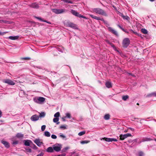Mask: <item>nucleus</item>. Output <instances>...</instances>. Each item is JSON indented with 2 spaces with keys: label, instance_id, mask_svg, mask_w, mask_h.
Wrapping results in <instances>:
<instances>
[{
  "label": "nucleus",
  "instance_id": "obj_1",
  "mask_svg": "<svg viewBox=\"0 0 156 156\" xmlns=\"http://www.w3.org/2000/svg\"><path fill=\"white\" fill-rule=\"evenodd\" d=\"M89 15L93 19H94L97 20H101L103 21L106 27H108V30L109 32H111L112 33L117 36H118V35L117 32L112 28L109 27L110 25L107 21L104 20L102 18L95 16L92 14H90Z\"/></svg>",
  "mask_w": 156,
  "mask_h": 156
},
{
  "label": "nucleus",
  "instance_id": "obj_2",
  "mask_svg": "<svg viewBox=\"0 0 156 156\" xmlns=\"http://www.w3.org/2000/svg\"><path fill=\"white\" fill-rule=\"evenodd\" d=\"M93 12L99 15H103L105 16H107V13L103 9L99 8H94L92 9Z\"/></svg>",
  "mask_w": 156,
  "mask_h": 156
},
{
  "label": "nucleus",
  "instance_id": "obj_3",
  "mask_svg": "<svg viewBox=\"0 0 156 156\" xmlns=\"http://www.w3.org/2000/svg\"><path fill=\"white\" fill-rule=\"evenodd\" d=\"M52 11L55 14H60L67 12L68 10L65 9H52Z\"/></svg>",
  "mask_w": 156,
  "mask_h": 156
},
{
  "label": "nucleus",
  "instance_id": "obj_4",
  "mask_svg": "<svg viewBox=\"0 0 156 156\" xmlns=\"http://www.w3.org/2000/svg\"><path fill=\"white\" fill-rule=\"evenodd\" d=\"M71 13L73 15L79 18H83L84 19H87V18L83 15L80 14L76 11L72 9L70 11Z\"/></svg>",
  "mask_w": 156,
  "mask_h": 156
},
{
  "label": "nucleus",
  "instance_id": "obj_5",
  "mask_svg": "<svg viewBox=\"0 0 156 156\" xmlns=\"http://www.w3.org/2000/svg\"><path fill=\"white\" fill-rule=\"evenodd\" d=\"M65 25L66 27H69L74 29H77L76 25L69 21L65 23Z\"/></svg>",
  "mask_w": 156,
  "mask_h": 156
},
{
  "label": "nucleus",
  "instance_id": "obj_6",
  "mask_svg": "<svg viewBox=\"0 0 156 156\" xmlns=\"http://www.w3.org/2000/svg\"><path fill=\"white\" fill-rule=\"evenodd\" d=\"M130 41L129 38H125L123 41L122 46L124 48H126L129 45Z\"/></svg>",
  "mask_w": 156,
  "mask_h": 156
},
{
  "label": "nucleus",
  "instance_id": "obj_7",
  "mask_svg": "<svg viewBox=\"0 0 156 156\" xmlns=\"http://www.w3.org/2000/svg\"><path fill=\"white\" fill-rule=\"evenodd\" d=\"M53 150L56 151L58 152L61 150L62 145L60 144H56L53 146Z\"/></svg>",
  "mask_w": 156,
  "mask_h": 156
},
{
  "label": "nucleus",
  "instance_id": "obj_8",
  "mask_svg": "<svg viewBox=\"0 0 156 156\" xmlns=\"http://www.w3.org/2000/svg\"><path fill=\"white\" fill-rule=\"evenodd\" d=\"M45 101V98L42 97H39L37 99H34V101L35 102L41 104L43 102Z\"/></svg>",
  "mask_w": 156,
  "mask_h": 156
},
{
  "label": "nucleus",
  "instance_id": "obj_9",
  "mask_svg": "<svg viewBox=\"0 0 156 156\" xmlns=\"http://www.w3.org/2000/svg\"><path fill=\"white\" fill-rule=\"evenodd\" d=\"M2 81L3 83L8 84L10 85H13L15 84L13 81L9 79H5L3 80Z\"/></svg>",
  "mask_w": 156,
  "mask_h": 156
},
{
  "label": "nucleus",
  "instance_id": "obj_10",
  "mask_svg": "<svg viewBox=\"0 0 156 156\" xmlns=\"http://www.w3.org/2000/svg\"><path fill=\"white\" fill-rule=\"evenodd\" d=\"M131 136H132L131 134L128 133L124 135L121 134L119 136V137L120 140H123L127 137Z\"/></svg>",
  "mask_w": 156,
  "mask_h": 156
},
{
  "label": "nucleus",
  "instance_id": "obj_11",
  "mask_svg": "<svg viewBox=\"0 0 156 156\" xmlns=\"http://www.w3.org/2000/svg\"><path fill=\"white\" fill-rule=\"evenodd\" d=\"M23 143L24 145L26 146H30L31 144H32V142L29 140H24L23 141Z\"/></svg>",
  "mask_w": 156,
  "mask_h": 156
},
{
  "label": "nucleus",
  "instance_id": "obj_12",
  "mask_svg": "<svg viewBox=\"0 0 156 156\" xmlns=\"http://www.w3.org/2000/svg\"><path fill=\"white\" fill-rule=\"evenodd\" d=\"M103 139L105 140V141L108 142L117 141V140L116 139L112 138H108L104 137L103 138Z\"/></svg>",
  "mask_w": 156,
  "mask_h": 156
},
{
  "label": "nucleus",
  "instance_id": "obj_13",
  "mask_svg": "<svg viewBox=\"0 0 156 156\" xmlns=\"http://www.w3.org/2000/svg\"><path fill=\"white\" fill-rule=\"evenodd\" d=\"M39 117L36 115H32L30 118L31 120L33 121H35L39 119Z\"/></svg>",
  "mask_w": 156,
  "mask_h": 156
},
{
  "label": "nucleus",
  "instance_id": "obj_14",
  "mask_svg": "<svg viewBox=\"0 0 156 156\" xmlns=\"http://www.w3.org/2000/svg\"><path fill=\"white\" fill-rule=\"evenodd\" d=\"M30 7L34 9H38L39 8V5L38 4L36 3H33L29 5Z\"/></svg>",
  "mask_w": 156,
  "mask_h": 156
},
{
  "label": "nucleus",
  "instance_id": "obj_15",
  "mask_svg": "<svg viewBox=\"0 0 156 156\" xmlns=\"http://www.w3.org/2000/svg\"><path fill=\"white\" fill-rule=\"evenodd\" d=\"M34 142L39 147H40L43 144L42 142H41L39 139H36L34 141Z\"/></svg>",
  "mask_w": 156,
  "mask_h": 156
},
{
  "label": "nucleus",
  "instance_id": "obj_16",
  "mask_svg": "<svg viewBox=\"0 0 156 156\" xmlns=\"http://www.w3.org/2000/svg\"><path fill=\"white\" fill-rule=\"evenodd\" d=\"M34 17L37 19L42 22H46L47 23H48V24H51V22H49V21H47V20H43L41 18V17H37V16H34Z\"/></svg>",
  "mask_w": 156,
  "mask_h": 156
},
{
  "label": "nucleus",
  "instance_id": "obj_17",
  "mask_svg": "<svg viewBox=\"0 0 156 156\" xmlns=\"http://www.w3.org/2000/svg\"><path fill=\"white\" fill-rule=\"evenodd\" d=\"M106 42L109 45H110V46L113 48V49L115 51H116L118 52V51L116 49V47L115 46V45H114V44L110 42L109 41L107 40L106 41Z\"/></svg>",
  "mask_w": 156,
  "mask_h": 156
},
{
  "label": "nucleus",
  "instance_id": "obj_18",
  "mask_svg": "<svg viewBox=\"0 0 156 156\" xmlns=\"http://www.w3.org/2000/svg\"><path fill=\"white\" fill-rule=\"evenodd\" d=\"M1 142L7 148H8L9 147V144L7 142L5 141H2Z\"/></svg>",
  "mask_w": 156,
  "mask_h": 156
},
{
  "label": "nucleus",
  "instance_id": "obj_19",
  "mask_svg": "<svg viewBox=\"0 0 156 156\" xmlns=\"http://www.w3.org/2000/svg\"><path fill=\"white\" fill-rule=\"evenodd\" d=\"M153 96L156 97V92H152L151 94L147 95L146 96V97H150Z\"/></svg>",
  "mask_w": 156,
  "mask_h": 156
},
{
  "label": "nucleus",
  "instance_id": "obj_20",
  "mask_svg": "<svg viewBox=\"0 0 156 156\" xmlns=\"http://www.w3.org/2000/svg\"><path fill=\"white\" fill-rule=\"evenodd\" d=\"M105 86L108 88H110L112 87V84L111 82L107 81L105 83Z\"/></svg>",
  "mask_w": 156,
  "mask_h": 156
},
{
  "label": "nucleus",
  "instance_id": "obj_21",
  "mask_svg": "<svg viewBox=\"0 0 156 156\" xmlns=\"http://www.w3.org/2000/svg\"><path fill=\"white\" fill-rule=\"evenodd\" d=\"M46 151L49 153H52L54 152L53 147H48L46 150Z\"/></svg>",
  "mask_w": 156,
  "mask_h": 156
},
{
  "label": "nucleus",
  "instance_id": "obj_22",
  "mask_svg": "<svg viewBox=\"0 0 156 156\" xmlns=\"http://www.w3.org/2000/svg\"><path fill=\"white\" fill-rule=\"evenodd\" d=\"M57 50L59 51L62 52L64 51V49L62 46H59L56 47Z\"/></svg>",
  "mask_w": 156,
  "mask_h": 156
},
{
  "label": "nucleus",
  "instance_id": "obj_23",
  "mask_svg": "<svg viewBox=\"0 0 156 156\" xmlns=\"http://www.w3.org/2000/svg\"><path fill=\"white\" fill-rule=\"evenodd\" d=\"M19 37L18 36H10L9 37V39L12 40H15L17 39Z\"/></svg>",
  "mask_w": 156,
  "mask_h": 156
},
{
  "label": "nucleus",
  "instance_id": "obj_24",
  "mask_svg": "<svg viewBox=\"0 0 156 156\" xmlns=\"http://www.w3.org/2000/svg\"><path fill=\"white\" fill-rule=\"evenodd\" d=\"M120 16L121 17H122L123 18L124 20H128L130 19L129 17V16H125L122 13H121V15H120Z\"/></svg>",
  "mask_w": 156,
  "mask_h": 156
},
{
  "label": "nucleus",
  "instance_id": "obj_25",
  "mask_svg": "<svg viewBox=\"0 0 156 156\" xmlns=\"http://www.w3.org/2000/svg\"><path fill=\"white\" fill-rule=\"evenodd\" d=\"M24 135L20 133H17L16 136L19 138H22L23 137Z\"/></svg>",
  "mask_w": 156,
  "mask_h": 156
},
{
  "label": "nucleus",
  "instance_id": "obj_26",
  "mask_svg": "<svg viewBox=\"0 0 156 156\" xmlns=\"http://www.w3.org/2000/svg\"><path fill=\"white\" fill-rule=\"evenodd\" d=\"M110 115L109 114L105 115L104 116V119L106 120H108L110 119Z\"/></svg>",
  "mask_w": 156,
  "mask_h": 156
},
{
  "label": "nucleus",
  "instance_id": "obj_27",
  "mask_svg": "<svg viewBox=\"0 0 156 156\" xmlns=\"http://www.w3.org/2000/svg\"><path fill=\"white\" fill-rule=\"evenodd\" d=\"M44 136L46 137H50L51 136L50 133L47 131H45L44 132Z\"/></svg>",
  "mask_w": 156,
  "mask_h": 156
},
{
  "label": "nucleus",
  "instance_id": "obj_28",
  "mask_svg": "<svg viewBox=\"0 0 156 156\" xmlns=\"http://www.w3.org/2000/svg\"><path fill=\"white\" fill-rule=\"evenodd\" d=\"M59 119L58 118H54L53 119V121L54 122L56 123L57 124H58L59 123V122H58L59 120Z\"/></svg>",
  "mask_w": 156,
  "mask_h": 156
},
{
  "label": "nucleus",
  "instance_id": "obj_29",
  "mask_svg": "<svg viewBox=\"0 0 156 156\" xmlns=\"http://www.w3.org/2000/svg\"><path fill=\"white\" fill-rule=\"evenodd\" d=\"M30 147L34 149H36L37 148V147L33 142L32 144H31L30 145Z\"/></svg>",
  "mask_w": 156,
  "mask_h": 156
},
{
  "label": "nucleus",
  "instance_id": "obj_30",
  "mask_svg": "<svg viewBox=\"0 0 156 156\" xmlns=\"http://www.w3.org/2000/svg\"><path fill=\"white\" fill-rule=\"evenodd\" d=\"M141 31L144 34H147L148 32L147 30L144 28L142 29H141Z\"/></svg>",
  "mask_w": 156,
  "mask_h": 156
},
{
  "label": "nucleus",
  "instance_id": "obj_31",
  "mask_svg": "<svg viewBox=\"0 0 156 156\" xmlns=\"http://www.w3.org/2000/svg\"><path fill=\"white\" fill-rule=\"evenodd\" d=\"M90 142V141L89 140H84L81 141L80 143L82 144H87L89 143Z\"/></svg>",
  "mask_w": 156,
  "mask_h": 156
},
{
  "label": "nucleus",
  "instance_id": "obj_32",
  "mask_svg": "<svg viewBox=\"0 0 156 156\" xmlns=\"http://www.w3.org/2000/svg\"><path fill=\"white\" fill-rule=\"evenodd\" d=\"M45 114L44 112H42L41 113H40L39 117L40 118H43L45 116Z\"/></svg>",
  "mask_w": 156,
  "mask_h": 156
},
{
  "label": "nucleus",
  "instance_id": "obj_33",
  "mask_svg": "<svg viewBox=\"0 0 156 156\" xmlns=\"http://www.w3.org/2000/svg\"><path fill=\"white\" fill-rule=\"evenodd\" d=\"M24 149L28 152L31 153L32 152L31 149L29 147H26L24 148Z\"/></svg>",
  "mask_w": 156,
  "mask_h": 156
},
{
  "label": "nucleus",
  "instance_id": "obj_34",
  "mask_svg": "<svg viewBox=\"0 0 156 156\" xmlns=\"http://www.w3.org/2000/svg\"><path fill=\"white\" fill-rule=\"evenodd\" d=\"M64 2L67 3H73V2L70 0H62Z\"/></svg>",
  "mask_w": 156,
  "mask_h": 156
},
{
  "label": "nucleus",
  "instance_id": "obj_35",
  "mask_svg": "<svg viewBox=\"0 0 156 156\" xmlns=\"http://www.w3.org/2000/svg\"><path fill=\"white\" fill-rule=\"evenodd\" d=\"M128 98H129V96L127 95L123 96L122 97V100L125 101H126Z\"/></svg>",
  "mask_w": 156,
  "mask_h": 156
},
{
  "label": "nucleus",
  "instance_id": "obj_36",
  "mask_svg": "<svg viewBox=\"0 0 156 156\" xmlns=\"http://www.w3.org/2000/svg\"><path fill=\"white\" fill-rule=\"evenodd\" d=\"M66 116L65 117L66 118H67L69 119H70L71 117V114L69 113H66Z\"/></svg>",
  "mask_w": 156,
  "mask_h": 156
},
{
  "label": "nucleus",
  "instance_id": "obj_37",
  "mask_svg": "<svg viewBox=\"0 0 156 156\" xmlns=\"http://www.w3.org/2000/svg\"><path fill=\"white\" fill-rule=\"evenodd\" d=\"M59 136L60 137L62 138L63 139H65V140H66V136H65L63 134L60 133L59 135Z\"/></svg>",
  "mask_w": 156,
  "mask_h": 156
},
{
  "label": "nucleus",
  "instance_id": "obj_38",
  "mask_svg": "<svg viewBox=\"0 0 156 156\" xmlns=\"http://www.w3.org/2000/svg\"><path fill=\"white\" fill-rule=\"evenodd\" d=\"M59 116L60 113L59 112H58L55 113L54 115V116L56 118H58Z\"/></svg>",
  "mask_w": 156,
  "mask_h": 156
},
{
  "label": "nucleus",
  "instance_id": "obj_39",
  "mask_svg": "<svg viewBox=\"0 0 156 156\" xmlns=\"http://www.w3.org/2000/svg\"><path fill=\"white\" fill-rule=\"evenodd\" d=\"M85 133V131H81L78 134V135L79 136H81Z\"/></svg>",
  "mask_w": 156,
  "mask_h": 156
},
{
  "label": "nucleus",
  "instance_id": "obj_40",
  "mask_svg": "<svg viewBox=\"0 0 156 156\" xmlns=\"http://www.w3.org/2000/svg\"><path fill=\"white\" fill-rule=\"evenodd\" d=\"M46 128V126L44 125L41 126V130L42 131H43Z\"/></svg>",
  "mask_w": 156,
  "mask_h": 156
},
{
  "label": "nucleus",
  "instance_id": "obj_41",
  "mask_svg": "<svg viewBox=\"0 0 156 156\" xmlns=\"http://www.w3.org/2000/svg\"><path fill=\"white\" fill-rule=\"evenodd\" d=\"M69 149V147H66L62 149V152H65L66 150H68Z\"/></svg>",
  "mask_w": 156,
  "mask_h": 156
},
{
  "label": "nucleus",
  "instance_id": "obj_42",
  "mask_svg": "<svg viewBox=\"0 0 156 156\" xmlns=\"http://www.w3.org/2000/svg\"><path fill=\"white\" fill-rule=\"evenodd\" d=\"M51 137L53 139H56L57 138V137L54 134H52L51 135Z\"/></svg>",
  "mask_w": 156,
  "mask_h": 156
},
{
  "label": "nucleus",
  "instance_id": "obj_43",
  "mask_svg": "<svg viewBox=\"0 0 156 156\" xmlns=\"http://www.w3.org/2000/svg\"><path fill=\"white\" fill-rule=\"evenodd\" d=\"M144 154L143 152L142 151H140L139 152V156H143Z\"/></svg>",
  "mask_w": 156,
  "mask_h": 156
},
{
  "label": "nucleus",
  "instance_id": "obj_44",
  "mask_svg": "<svg viewBox=\"0 0 156 156\" xmlns=\"http://www.w3.org/2000/svg\"><path fill=\"white\" fill-rule=\"evenodd\" d=\"M117 25V26L118 27H119L120 29H121V30H123L124 31H125V30H124V29L122 28V27H121V26H120L119 25V24H118Z\"/></svg>",
  "mask_w": 156,
  "mask_h": 156
},
{
  "label": "nucleus",
  "instance_id": "obj_45",
  "mask_svg": "<svg viewBox=\"0 0 156 156\" xmlns=\"http://www.w3.org/2000/svg\"><path fill=\"white\" fill-rule=\"evenodd\" d=\"M22 59H24V60H30V58H29V57H26V58H22Z\"/></svg>",
  "mask_w": 156,
  "mask_h": 156
},
{
  "label": "nucleus",
  "instance_id": "obj_46",
  "mask_svg": "<svg viewBox=\"0 0 156 156\" xmlns=\"http://www.w3.org/2000/svg\"><path fill=\"white\" fill-rule=\"evenodd\" d=\"M60 129H66V127L65 126L62 125L60 127Z\"/></svg>",
  "mask_w": 156,
  "mask_h": 156
},
{
  "label": "nucleus",
  "instance_id": "obj_47",
  "mask_svg": "<svg viewBox=\"0 0 156 156\" xmlns=\"http://www.w3.org/2000/svg\"><path fill=\"white\" fill-rule=\"evenodd\" d=\"M18 141L17 140L14 141L13 142L12 144H18Z\"/></svg>",
  "mask_w": 156,
  "mask_h": 156
},
{
  "label": "nucleus",
  "instance_id": "obj_48",
  "mask_svg": "<svg viewBox=\"0 0 156 156\" xmlns=\"http://www.w3.org/2000/svg\"><path fill=\"white\" fill-rule=\"evenodd\" d=\"M43 154L42 153H41L36 156H42Z\"/></svg>",
  "mask_w": 156,
  "mask_h": 156
},
{
  "label": "nucleus",
  "instance_id": "obj_49",
  "mask_svg": "<svg viewBox=\"0 0 156 156\" xmlns=\"http://www.w3.org/2000/svg\"><path fill=\"white\" fill-rule=\"evenodd\" d=\"M148 140H147L145 139H143L142 140V141L144 142V141H147V140H150L149 139H148Z\"/></svg>",
  "mask_w": 156,
  "mask_h": 156
},
{
  "label": "nucleus",
  "instance_id": "obj_50",
  "mask_svg": "<svg viewBox=\"0 0 156 156\" xmlns=\"http://www.w3.org/2000/svg\"><path fill=\"white\" fill-rule=\"evenodd\" d=\"M129 129H130L131 131H134V129L132 128L131 127H129Z\"/></svg>",
  "mask_w": 156,
  "mask_h": 156
},
{
  "label": "nucleus",
  "instance_id": "obj_51",
  "mask_svg": "<svg viewBox=\"0 0 156 156\" xmlns=\"http://www.w3.org/2000/svg\"><path fill=\"white\" fill-rule=\"evenodd\" d=\"M128 74L129 75H131L132 76H133V77H135V76L133 75V74H132L131 73H128Z\"/></svg>",
  "mask_w": 156,
  "mask_h": 156
},
{
  "label": "nucleus",
  "instance_id": "obj_52",
  "mask_svg": "<svg viewBox=\"0 0 156 156\" xmlns=\"http://www.w3.org/2000/svg\"><path fill=\"white\" fill-rule=\"evenodd\" d=\"M2 116V112L0 110V118Z\"/></svg>",
  "mask_w": 156,
  "mask_h": 156
},
{
  "label": "nucleus",
  "instance_id": "obj_53",
  "mask_svg": "<svg viewBox=\"0 0 156 156\" xmlns=\"http://www.w3.org/2000/svg\"><path fill=\"white\" fill-rule=\"evenodd\" d=\"M5 34L4 33H2L0 31V35H3V34Z\"/></svg>",
  "mask_w": 156,
  "mask_h": 156
},
{
  "label": "nucleus",
  "instance_id": "obj_54",
  "mask_svg": "<svg viewBox=\"0 0 156 156\" xmlns=\"http://www.w3.org/2000/svg\"><path fill=\"white\" fill-rule=\"evenodd\" d=\"M79 156V154L77 153H75V155L74 156Z\"/></svg>",
  "mask_w": 156,
  "mask_h": 156
},
{
  "label": "nucleus",
  "instance_id": "obj_55",
  "mask_svg": "<svg viewBox=\"0 0 156 156\" xmlns=\"http://www.w3.org/2000/svg\"><path fill=\"white\" fill-rule=\"evenodd\" d=\"M2 21L5 23H7L8 22V21L6 20H3Z\"/></svg>",
  "mask_w": 156,
  "mask_h": 156
},
{
  "label": "nucleus",
  "instance_id": "obj_56",
  "mask_svg": "<svg viewBox=\"0 0 156 156\" xmlns=\"http://www.w3.org/2000/svg\"><path fill=\"white\" fill-rule=\"evenodd\" d=\"M76 152H72L71 153V154H75Z\"/></svg>",
  "mask_w": 156,
  "mask_h": 156
},
{
  "label": "nucleus",
  "instance_id": "obj_57",
  "mask_svg": "<svg viewBox=\"0 0 156 156\" xmlns=\"http://www.w3.org/2000/svg\"><path fill=\"white\" fill-rule=\"evenodd\" d=\"M66 118L65 117H62V119L63 120V121H65V119Z\"/></svg>",
  "mask_w": 156,
  "mask_h": 156
},
{
  "label": "nucleus",
  "instance_id": "obj_58",
  "mask_svg": "<svg viewBox=\"0 0 156 156\" xmlns=\"http://www.w3.org/2000/svg\"><path fill=\"white\" fill-rule=\"evenodd\" d=\"M61 156H65V154H62Z\"/></svg>",
  "mask_w": 156,
  "mask_h": 156
},
{
  "label": "nucleus",
  "instance_id": "obj_59",
  "mask_svg": "<svg viewBox=\"0 0 156 156\" xmlns=\"http://www.w3.org/2000/svg\"><path fill=\"white\" fill-rule=\"evenodd\" d=\"M151 2H154L155 0H149Z\"/></svg>",
  "mask_w": 156,
  "mask_h": 156
},
{
  "label": "nucleus",
  "instance_id": "obj_60",
  "mask_svg": "<svg viewBox=\"0 0 156 156\" xmlns=\"http://www.w3.org/2000/svg\"><path fill=\"white\" fill-rule=\"evenodd\" d=\"M9 75H11V74L10 73H8V74H7V75H8V76H9Z\"/></svg>",
  "mask_w": 156,
  "mask_h": 156
},
{
  "label": "nucleus",
  "instance_id": "obj_61",
  "mask_svg": "<svg viewBox=\"0 0 156 156\" xmlns=\"http://www.w3.org/2000/svg\"><path fill=\"white\" fill-rule=\"evenodd\" d=\"M136 104L137 105H139V104L138 103H137Z\"/></svg>",
  "mask_w": 156,
  "mask_h": 156
},
{
  "label": "nucleus",
  "instance_id": "obj_62",
  "mask_svg": "<svg viewBox=\"0 0 156 156\" xmlns=\"http://www.w3.org/2000/svg\"><path fill=\"white\" fill-rule=\"evenodd\" d=\"M57 156H60V155H58Z\"/></svg>",
  "mask_w": 156,
  "mask_h": 156
}]
</instances>
